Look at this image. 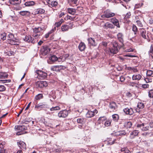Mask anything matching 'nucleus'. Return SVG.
Returning <instances> with one entry per match:
<instances>
[{"mask_svg":"<svg viewBox=\"0 0 153 153\" xmlns=\"http://www.w3.org/2000/svg\"><path fill=\"white\" fill-rule=\"evenodd\" d=\"M137 106L139 109H142L144 107V105L143 103L142 102H138Z\"/></svg>","mask_w":153,"mask_h":153,"instance_id":"obj_43","label":"nucleus"},{"mask_svg":"<svg viewBox=\"0 0 153 153\" xmlns=\"http://www.w3.org/2000/svg\"><path fill=\"white\" fill-rule=\"evenodd\" d=\"M146 75L147 76L153 77V71L152 70L147 71Z\"/></svg>","mask_w":153,"mask_h":153,"instance_id":"obj_35","label":"nucleus"},{"mask_svg":"<svg viewBox=\"0 0 153 153\" xmlns=\"http://www.w3.org/2000/svg\"><path fill=\"white\" fill-rule=\"evenodd\" d=\"M132 30L134 32V34H136V33L137 31V28L136 26L134 25H133L132 27Z\"/></svg>","mask_w":153,"mask_h":153,"instance_id":"obj_40","label":"nucleus"},{"mask_svg":"<svg viewBox=\"0 0 153 153\" xmlns=\"http://www.w3.org/2000/svg\"><path fill=\"white\" fill-rule=\"evenodd\" d=\"M111 22H112L114 25L117 26V27L119 28L120 27L119 21L115 18L111 19Z\"/></svg>","mask_w":153,"mask_h":153,"instance_id":"obj_17","label":"nucleus"},{"mask_svg":"<svg viewBox=\"0 0 153 153\" xmlns=\"http://www.w3.org/2000/svg\"><path fill=\"white\" fill-rule=\"evenodd\" d=\"M0 38L3 40H5L6 38V33H4L0 35Z\"/></svg>","mask_w":153,"mask_h":153,"instance_id":"obj_39","label":"nucleus"},{"mask_svg":"<svg viewBox=\"0 0 153 153\" xmlns=\"http://www.w3.org/2000/svg\"><path fill=\"white\" fill-rule=\"evenodd\" d=\"M132 124L131 122H128L125 123V126L127 128H130L131 127Z\"/></svg>","mask_w":153,"mask_h":153,"instance_id":"obj_38","label":"nucleus"},{"mask_svg":"<svg viewBox=\"0 0 153 153\" xmlns=\"http://www.w3.org/2000/svg\"><path fill=\"white\" fill-rule=\"evenodd\" d=\"M15 127L16 129L21 132H25L24 131L27 129V127L24 125L17 126H16Z\"/></svg>","mask_w":153,"mask_h":153,"instance_id":"obj_14","label":"nucleus"},{"mask_svg":"<svg viewBox=\"0 0 153 153\" xmlns=\"http://www.w3.org/2000/svg\"><path fill=\"white\" fill-rule=\"evenodd\" d=\"M95 113H97V110L95 109L94 111H88L86 114V116L87 118H91L93 117Z\"/></svg>","mask_w":153,"mask_h":153,"instance_id":"obj_12","label":"nucleus"},{"mask_svg":"<svg viewBox=\"0 0 153 153\" xmlns=\"http://www.w3.org/2000/svg\"><path fill=\"white\" fill-rule=\"evenodd\" d=\"M42 30V28L41 27H40L37 28H35L33 29V32L35 33H39Z\"/></svg>","mask_w":153,"mask_h":153,"instance_id":"obj_34","label":"nucleus"},{"mask_svg":"<svg viewBox=\"0 0 153 153\" xmlns=\"http://www.w3.org/2000/svg\"><path fill=\"white\" fill-rule=\"evenodd\" d=\"M149 54L151 53L153 54V44L151 45L150 46V50L149 51Z\"/></svg>","mask_w":153,"mask_h":153,"instance_id":"obj_49","label":"nucleus"},{"mask_svg":"<svg viewBox=\"0 0 153 153\" xmlns=\"http://www.w3.org/2000/svg\"><path fill=\"white\" fill-rule=\"evenodd\" d=\"M61 24L59 22H56L54 25V26H56L57 27H58L60 26Z\"/></svg>","mask_w":153,"mask_h":153,"instance_id":"obj_57","label":"nucleus"},{"mask_svg":"<svg viewBox=\"0 0 153 153\" xmlns=\"http://www.w3.org/2000/svg\"><path fill=\"white\" fill-rule=\"evenodd\" d=\"M60 108L59 106H56L55 107H53L50 108V110L51 111H54L58 110H60Z\"/></svg>","mask_w":153,"mask_h":153,"instance_id":"obj_42","label":"nucleus"},{"mask_svg":"<svg viewBox=\"0 0 153 153\" xmlns=\"http://www.w3.org/2000/svg\"><path fill=\"white\" fill-rule=\"evenodd\" d=\"M103 27L105 29H107L108 28L112 29L114 28V26L112 24L107 22L104 24Z\"/></svg>","mask_w":153,"mask_h":153,"instance_id":"obj_20","label":"nucleus"},{"mask_svg":"<svg viewBox=\"0 0 153 153\" xmlns=\"http://www.w3.org/2000/svg\"><path fill=\"white\" fill-rule=\"evenodd\" d=\"M11 81V80L10 79L7 80H0V83L1 82H2V83H4L6 82H9Z\"/></svg>","mask_w":153,"mask_h":153,"instance_id":"obj_51","label":"nucleus"},{"mask_svg":"<svg viewBox=\"0 0 153 153\" xmlns=\"http://www.w3.org/2000/svg\"><path fill=\"white\" fill-rule=\"evenodd\" d=\"M127 69L129 71H132L134 73L137 72L138 71V70L137 69L136 67H127Z\"/></svg>","mask_w":153,"mask_h":153,"instance_id":"obj_28","label":"nucleus"},{"mask_svg":"<svg viewBox=\"0 0 153 153\" xmlns=\"http://www.w3.org/2000/svg\"><path fill=\"white\" fill-rule=\"evenodd\" d=\"M139 132L137 130H135L132 131L130 135V138L131 139H133L134 137L137 135Z\"/></svg>","mask_w":153,"mask_h":153,"instance_id":"obj_15","label":"nucleus"},{"mask_svg":"<svg viewBox=\"0 0 153 153\" xmlns=\"http://www.w3.org/2000/svg\"><path fill=\"white\" fill-rule=\"evenodd\" d=\"M83 121V120L81 118H78L77 120V122L78 123H82Z\"/></svg>","mask_w":153,"mask_h":153,"instance_id":"obj_61","label":"nucleus"},{"mask_svg":"<svg viewBox=\"0 0 153 153\" xmlns=\"http://www.w3.org/2000/svg\"><path fill=\"white\" fill-rule=\"evenodd\" d=\"M67 10L69 13L73 15H74L76 13V10L74 9L68 8Z\"/></svg>","mask_w":153,"mask_h":153,"instance_id":"obj_32","label":"nucleus"},{"mask_svg":"<svg viewBox=\"0 0 153 153\" xmlns=\"http://www.w3.org/2000/svg\"><path fill=\"white\" fill-rule=\"evenodd\" d=\"M47 2L48 4H51L53 2L56 1V0H47Z\"/></svg>","mask_w":153,"mask_h":153,"instance_id":"obj_63","label":"nucleus"},{"mask_svg":"<svg viewBox=\"0 0 153 153\" xmlns=\"http://www.w3.org/2000/svg\"><path fill=\"white\" fill-rule=\"evenodd\" d=\"M50 49L48 46L44 45L41 47L40 52L43 55H46L50 52Z\"/></svg>","mask_w":153,"mask_h":153,"instance_id":"obj_5","label":"nucleus"},{"mask_svg":"<svg viewBox=\"0 0 153 153\" xmlns=\"http://www.w3.org/2000/svg\"><path fill=\"white\" fill-rule=\"evenodd\" d=\"M145 126V124L142 123L140 124H137L136 126L137 128H140L142 131H148L149 129V126Z\"/></svg>","mask_w":153,"mask_h":153,"instance_id":"obj_8","label":"nucleus"},{"mask_svg":"<svg viewBox=\"0 0 153 153\" xmlns=\"http://www.w3.org/2000/svg\"><path fill=\"white\" fill-rule=\"evenodd\" d=\"M25 133H26V132L25 131V132H21V131H19L16 133V134L17 135H20L23 134Z\"/></svg>","mask_w":153,"mask_h":153,"instance_id":"obj_60","label":"nucleus"},{"mask_svg":"<svg viewBox=\"0 0 153 153\" xmlns=\"http://www.w3.org/2000/svg\"><path fill=\"white\" fill-rule=\"evenodd\" d=\"M126 133L125 131L123 130L118 131L115 133V135L116 136H120L126 135Z\"/></svg>","mask_w":153,"mask_h":153,"instance_id":"obj_25","label":"nucleus"},{"mask_svg":"<svg viewBox=\"0 0 153 153\" xmlns=\"http://www.w3.org/2000/svg\"><path fill=\"white\" fill-rule=\"evenodd\" d=\"M7 41L8 43L12 45H18V42L16 41V39L14 37V35L13 33H9L7 36Z\"/></svg>","mask_w":153,"mask_h":153,"instance_id":"obj_1","label":"nucleus"},{"mask_svg":"<svg viewBox=\"0 0 153 153\" xmlns=\"http://www.w3.org/2000/svg\"><path fill=\"white\" fill-rule=\"evenodd\" d=\"M136 22L137 23V25L138 27H143V25L142 22L139 20H137L136 21Z\"/></svg>","mask_w":153,"mask_h":153,"instance_id":"obj_44","label":"nucleus"},{"mask_svg":"<svg viewBox=\"0 0 153 153\" xmlns=\"http://www.w3.org/2000/svg\"><path fill=\"white\" fill-rule=\"evenodd\" d=\"M117 37L119 41L123 44V34L121 33H119L117 35Z\"/></svg>","mask_w":153,"mask_h":153,"instance_id":"obj_22","label":"nucleus"},{"mask_svg":"<svg viewBox=\"0 0 153 153\" xmlns=\"http://www.w3.org/2000/svg\"><path fill=\"white\" fill-rule=\"evenodd\" d=\"M140 30V35L143 38L147 39L148 42H150V39H148L149 36H148L146 33V31L144 28H141L139 29Z\"/></svg>","mask_w":153,"mask_h":153,"instance_id":"obj_4","label":"nucleus"},{"mask_svg":"<svg viewBox=\"0 0 153 153\" xmlns=\"http://www.w3.org/2000/svg\"><path fill=\"white\" fill-rule=\"evenodd\" d=\"M24 40L28 42H31L34 43L35 42V40L32 39V38L30 36H26L24 39Z\"/></svg>","mask_w":153,"mask_h":153,"instance_id":"obj_13","label":"nucleus"},{"mask_svg":"<svg viewBox=\"0 0 153 153\" xmlns=\"http://www.w3.org/2000/svg\"><path fill=\"white\" fill-rule=\"evenodd\" d=\"M113 120L114 121H117L119 118V116L117 114H114L112 115Z\"/></svg>","mask_w":153,"mask_h":153,"instance_id":"obj_41","label":"nucleus"},{"mask_svg":"<svg viewBox=\"0 0 153 153\" xmlns=\"http://www.w3.org/2000/svg\"><path fill=\"white\" fill-rule=\"evenodd\" d=\"M35 4V2L33 1H29L26 2L25 5L26 6H33Z\"/></svg>","mask_w":153,"mask_h":153,"instance_id":"obj_29","label":"nucleus"},{"mask_svg":"<svg viewBox=\"0 0 153 153\" xmlns=\"http://www.w3.org/2000/svg\"><path fill=\"white\" fill-rule=\"evenodd\" d=\"M116 139H115L112 142H108L107 143V145H112L113 144L115 143V141H116Z\"/></svg>","mask_w":153,"mask_h":153,"instance_id":"obj_53","label":"nucleus"},{"mask_svg":"<svg viewBox=\"0 0 153 153\" xmlns=\"http://www.w3.org/2000/svg\"><path fill=\"white\" fill-rule=\"evenodd\" d=\"M120 81L122 82H123L125 80V79L124 76H121L120 78Z\"/></svg>","mask_w":153,"mask_h":153,"instance_id":"obj_56","label":"nucleus"},{"mask_svg":"<svg viewBox=\"0 0 153 153\" xmlns=\"http://www.w3.org/2000/svg\"><path fill=\"white\" fill-rule=\"evenodd\" d=\"M43 97L42 94H39L36 95L35 97V99L37 100H39Z\"/></svg>","mask_w":153,"mask_h":153,"instance_id":"obj_37","label":"nucleus"},{"mask_svg":"<svg viewBox=\"0 0 153 153\" xmlns=\"http://www.w3.org/2000/svg\"><path fill=\"white\" fill-rule=\"evenodd\" d=\"M121 153H131V152L126 148L125 152Z\"/></svg>","mask_w":153,"mask_h":153,"instance_id":"obj_64","label":"nucleus"},{"mask_svg":"<svg viewBox=\"0 0 153 153\" xmlns=\"http://www.w3.org/2000/svg\"><path fill=\"white\" fill-rule=\"evenodd\" d=\"M6 89L5 87L3 85H0V91H4Z\"/></svg>","mask_w":153,"mask_h":153,"instance_id":"obj_52","label":"nucleus"},{"mask_svg":"<svg viewBox=\"0 0 153 153\" xmlns=\"http://www.w3.org/2000/svg\"><path fill=\"white\" fill-rule=\"evenodd\" d=\"M149 96L150 98L153 97V90H150L149 92Z\"/></svg>","mask_w":153,"mask_h":153,"instance_id":"obj_46","label":"nucleus"},{"mask_svg":"<svg viewBox=\"0 0 153 153\" xmlns=\"http://www.w3.org/2000/svg\"><path fill=\"white\" fill-rule=\"evenodd\" d=\"M45 107L44 106H42V105H39V104H38L37 105H36L35 106V108H45Z\"/></svg>","mask_w":153,"mask_h":153,"instance_id":"obj_55","label":"nucleus"},{"mask_svg":"<svg viewBox=\"0 0 153 153\" xmlns=\"http://www.w3.org/2000/svg\"><path fill=\"white\" fill-rule=\"evenodd\" d=\"M48 4L50 7H55L57 5L58 3L57 1H54L52 3H51V4Z\"/></svg>","mask_w":153,"mask_h":153,"instance_id":"obj_45","label":"nucleus"},{"mask_svg":"<svg viewBox=\"0 0 153 153\" xmlns=\"http://www.w3.org/2000/svg\"><path fill=\"white\" fill-rule=\"evenodd\" d=\"M63 67L61 65L53 66L51 67V69L53 71H59L60 69L62 68Z\"/></svg>","mask_w":153,"mask_h":153,"instance_id":"obj_16","label":"nucleus"},{"mask_svg":"<svg viewBox=\"0 0 153 153\" xmlns=\"http://www.w3.org/2000/svg\"><path fill=\"white\" fill-rule=\"evenodd\" d=\"M69 29V26L66 25H63L61 27V30L62 31H66L68 30Z\"/></svg>","mask_w":153,"mask_h":153,"instance_id":"obj_27","label":"nucleus"},{"mask_svg":"<svg viewBox=\"0 0 153 153\" xmlns=\"http://www.w3.org/2000/svg\"><path fill=\"white\" fill-rule=\"evenodd\" d=\"M115 14L114 13L111 12L109 10H107L104 12L103 16L106 18H110L114 16Z\"/></svg>","mask_w":153,"mask_h":153,"instance_id":"obj_7","label":"nucleus"},{"mask_svg":"<svg viewBox=\"0 0 153 153\" xmlns=\"http://www.w3.org/2000/svg\"><path fill=\"white\" fill-rule=\"evenodd\" d=\"M8 75L5 73H0V79H5L7 78Z\"/></svg>","mask_w":153,"mask_h":153,"instance_id":"obj_33","label":"nucleus"},{"mask_svg":"<svg viewBox=\"0 0 153 153\" xmlns=\"http://www.w3.org/2000/svg\"><path fill=\"white\" fill-rule=\"evenodd\" d=\"M36 85L37 87L42 88L47 86L48 83L46 81H39L36 82Z\"/></svg>","mask_w":153,"mask_h":153,"instance_id":"obj_6","label":"nucleus"},{"mask_svg":"<svg viewBox=\"0 0 153 153\" xmlns=\"http://www.w3.org/2000/svg\"><path fill=\"white\" fill-rule=\"evenodd\" d=\"M78 48L79 50L81 51H82L84 50L85 48V44L81 42L78 46Z\"/></svg>","mask_w":153,"mask_h":153,"instance_id":"obj_23","label":"nucleus"},{"mask_svg":"<svg viewBox=\"0 0 153 153\" xmlns=\"http://www.w3.org/2000/svg\"><path fill=\"white\" fill-rule=\"evenodd\" d=\"M145 80L147 82H152V79H150L149 78H146Z\"/></svg>","mask_w":153,"mask_h":153,"instance_id":"obj_62","label":"nucleus"},{"mask_svg":"<svg viewBox=\"0 0 153 153\" xmlns=\"http://www.w3.org/2000/svg\"><path fill=\"white\" fill-rule=\"evenodd\" d=\"M60 58L58 59L57 57L55 55H53L51 56L49 58V59L52 62H55L58 61V62H60L61 60H59Z\"/></svg>","mask_w":153,"mask_h":153,"instance_id":"obj_24","label":"nucleus"},{"mask_svg":"<svg viewBox=\"0 0 153 153\" xmlns=\"http://www.w3.org/2000/svg\"><path fill=\"white\" fill-rule=\"evenodd\" d=\"M112 43L113 47L111 49H110L109 51L111 53H117L118 51V50L120 49V47L118 45L117 42L116 41H113Z\"/></svg>","mask_w":153,"mask_h":153,"instance_id":"obj_2","label":"nucleus"},{"mask_svg":"<svg viewBox=\"0 0 153 153\" xmlns=\"http://www.w3.org/2000/svg\"><path fill=\"white\" fill-rule=\"evenodd\" d=\"M149 85L148 84H144L142 85V87L143 88H146L149 87Z\"/></svg>","mask_w":153,"mask_h":153,"instance_id":"obj_58","label":"nucleus"},{"mask_svg":"<svg viewBox=\"0 0 153 153\" xmlns=\"http://www.w3.org/2000/svg\"><path fill=\"white\" fill-rule=\"evenodd\" d=\"M78 1V0H68V2L70 5L74 4H76L77 3Z\"/></svg>","mask_w":153,"mask_h":153,"instance_id":"obj_36","label":"nucleus"},{"mask_svg":"<svg viewBox=\"0 0 153 153\" xmlns=\"http://www.w3.org/2000/svg\"><path fill=\"white\" fill-rule=\"evenodd\" d=\"M21 0H10V3L13 4H18L21 3Z\"/></svg>","mask_w":153,"mask_h":153,"instance_id":"obj_26","label":"nucleus"},{"mask_svg":"<svg viewBox=\"0 0 153 153\" xmlns=\"http://www.w3.org/2000/svg\"><path fill=\"white\" fill-rule=\"evenodd\" d=\"M36 73L37 74V77L39 79H44L47 77V76L46 73L40 70H36Z\"/></svg>","mask_w":153,"mask_h":153,"instance_id":"obj_3","label":"nucleus"},{"mask_svg":"<svg viewBox=\"0 0 153 153\" xmlns=\"http://www.w3.org/2000/svg\"><path fill=\"white\" fill-rule=\"evenodd\" d=\"M142 76L139 74L134 75L132 77L133 80H139L142 77Z\"/></svg>","mask_w":153,"mask_h":153,"instance_id":"obj_19","label":"nucleus"},{"mask_svg":"<svg viewBox=\"0 0 153 153\" xmlns=\"http://www.w3.org/2000/svg\"><path fill=\"white\" fill-rule=\"evenodd\" d=\"M106 120V117L105 116H103L100 117L99 118L98 120L103 121H105Z\"/></svg>","mask_w":153,"mask_h":153,"instance_id":"obj_54","label":"nucleus"},{"mask_svg":"<svg viewBox=\"0 0 153 153\" xmlns=\"http://www.w3.org/2000/svg\"><path fill=\"white\" fill-rule=\"evenodd\" d=\"M45 12V10L41 8L37 9L35 11V13L37 14H42Z\"/></svg>","mask_w":153,"mask_h":153,"instance_id":"obj_30","label":"nucleus"},{"mask_svg":"<svg viewBox=\"0 0 153 153\" xmlns=\"http://www.w3.org/2000/svg\"><path fill=\"white\" fill-rule=\"evenodd\" d=\"M131 16V13L130 12H129L126 13V15L124 17L126 19H128L130 18Z\"/></svg>","mask_w":153,"mask_h":153,"instance_id":"obj_50","label":"nucleus"},{"mask_svg":"<svg viewBox=\"0 0 153 153\" xmlns=\"http://www.w3.org/2000/svg\"><path fill=\"white\" fill-rule=\"evenodd\" d=\"M88 44L90 45L93 46H96L97 44L95 42V39L94 38H90L88 39Z\"/></svg>","mask_w":153,"mask_h":153,"instance_id":"obj_18","label":"nucleus"},{"mask_svg":"<svg viewBox=\"0 0 153 153\" xmlns=\"http://www.w3.org/2000/svg\"><path fill=\"white\" fill-rule=\"evenodd\" d=\"M68 114V112L66 110L61 111L58 113V116L59 117L65 118L66 117Z\"/></svg>","mask_w":153,"mask_h":153,"instance_id":"obj_11","label":"nucleus"},{"mask_svg":"<svg viewBox=\"0 0 153 153\" xmlns=\"http://www.w3.org/2000/svg\"><path fill=\"white\" fill-rule=\"evenodd\" d=\"M109 107L110 109L113 111H117L118 106L116 103L113 102L110 103Z\"/></svg>","mask_w":153,"mask_h":153,"instance_id":"obj_9","label":"nucleus"},{"mask_svg":"<svg viewBox=\"0 0 153 153\" xmlns=\"http://www.w3.org/2000/svg\"><path fill=\"white\" fill-rule=\"evenodd\" d=\"M6 53L8 56H11L12 55H13L14 54V52L12 51H8L6 52Z\"/></svg>","mask_w":153,"mask_h":153,"instance_id":"obj_47","label":"nucleus"},{"mask_svg":"<svg viewBox=\"0 0 153 153\" xmlns=\"http://www.w3.org/2000/svg\"><path fill=\"white\" fill-rule=\"evenodd\" d=\"M123 111L126 114L129 115H132L134 113L133 108H125Z\"/></svg>","mask_w":153,"mask_h":153,"instance_id":"obj_10","label":"nucleus"},{"mask_svg":"<svg viewBox=\"0 0 153 153\" xmlns=\"http://www.w3.org/2000/svg\"><path fill=\"white\" fill-rule=\"evenodd\" d=\"M111 124V121L109 120H106L104 123V125L106 126H108Z\"/></svg>","mask_w":153,"mask_h":153,"instance_id":"obj_48","label":"nucleus"},{"mask_svg":"<svg viewBox=\"0 0 153 153\" xmlns=\"http://www.w3.org/2000/svg\"><path fill=\"white\" fill-rule=\"evenodd\" d=\"M18 144L19 147L21 149H25L26 144L24 142L20 141L18 143Z\"/></svg>","mask_w":153,"mask_h":153,"instance_id":"obj_21","label":"nucleus"},{"mask_svg":"<svg viewBox=\"0 0 153 153\" xmlns=\"http://www.w3.org/2000/svg\"><path fill=\"white\" fill-rule=\"evenodd\" d=\"M52 33V31H50L49 32L47 33L45 35V37L46 38H48L49 36V35Z\"/></svg>","mask_w":153,"mask_h":153,"instance_id":"obj_59","label":"nucleus"},{"mask_svg":"<svg viewBox=\"0 0 153 153\" xmlns=\"http://www.w3.org/2000/svg\"><path fill=\"white\" fill-rule=\"evenodd\" d=\"M19 13L22 16H28L30 15V13L28 11H22L20 12Z\"/></svg>","mask_w":153,"mask_h":153,"instance_id":"obj_31","label":"nucleus"}]
</instances>
